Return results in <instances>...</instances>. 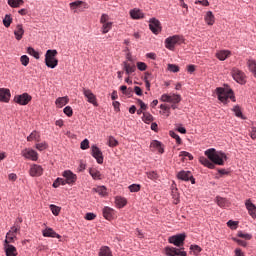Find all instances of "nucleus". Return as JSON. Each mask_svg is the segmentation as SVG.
Here are the masks:
<instances>
[{"label":"nucleus","mask_w":256,"mask_h":256,"mask_svg":"<svg viewBox=\"0 0 256 256\" xmlns=\"http://www.w3.org/2000/svg\"><path fill=\"white\" fill-rule=\"evenodd\" d=\"M137 68L139 71H145L147 69V64H145V62H137Z\"/></svg>","instance_id":"nucleus-60"},{"label":"nucleus","mask_w":256,"mask_h":256,"mask_svg":"<svg viewBox=\"0 0 256 256\" xmlns=\"http://www.w3.org/2000/svg\"><path fill=\"white\" fill-rule=\"evenodd\" d=\"M131 193H139L141 191V185L139 184H132L128 187Z\"/></svg>","instance_id":"nucleus-45"},{"label":"nucleus","mask_w":256,"mask_h":256,"mask_svg":"<svg viewBox=\"0 0 256 256\" xmlns=\"http://www.w3.org/2000/svg\"><path fill=\"white\" fill-rule=\"evenodd\" d=\"M206 157H200L199 162L208 169H215V165H223V153L218 152L215 148H210L205 151Z\"/></svg>","instance_id":"nucleus-1"},{"label":"nucleus","mask_w":256,"mask_h":256,"mask_svg":"<svg viewBox=\"0 0 256 256\" xmlns=\"http://www.w3.org/2000/svg\"><path fill=\"white\" fill-rule=\"evenodd\" d=\"M115 203H116L117 207H119V209H122V207H125V205H127V199H125L121 196H117L115 198Z\"/></svg>","instance_id":"nucleus-31"},{"label":"nucleus","mask_w":256,"mask_h":256,"mask_svg":"<svg viewBox=\"0 0 256 256\" xmlns=\"http://www.w3.org/2000/svg\"><path fill=\"white\" fill-rule=\"evenodd\" d=\"M146 175L151 181H157V179H159V174L155 171L147 172Z\"/></svg>","instance_id":"nucleus-46"},{"label":"nucleus","mask_w":256,"mask_h":256,"mask_svg":"<svg viewBox=\"0 0 256 256\" xmlns=\"http://www.w3.org/2000/svg\"><path fill=\"white\" fill-rule=\"evenodd\" d=\"M238 237L241 239H245L246 241H251L253 239V236L249 233H244L243 231H238L237 233Z\"/></svg>","instance_id":"nucleus-42"},{"label":"nucleus","mask_w":256,"mask_h":256,"mask_svg":"<svg viewBox=\"0 0 256 256\" xmlns=\"http://www.w3.org/2000/svg\"><path fill=\"white\" fill-rule=\"evenodd\" d=\"M108 145L109 147H117L119 145V142L117 141V139H115V137L110 136L108 140Z\"/></svg>","instance_id":"nucleus-49"},{"label":"nucleus","mask_w":256,"mask_h":256,"mask_svg":"<svg viewBox=\"0 0 256 256\" xmlns=\"http://www.w3.org/2000/svg\"><path fill=\"white\" fill-rule=\"evenodd\" d=\"M4 252L6 256H17L19 253L17 252V248L11 244H3Z\"/></svg>","instance_id":"nucleus-16"},{"label":"nucleus","mask_w":256,"mask_h":256,"mask_svg":"<svg viewBox=\"0 0 256 256\" xmlns=\"http://www.w3.org/2000/svg\"><path fill=\"white\" fill-rule=\"evenodd\" d=\"M232 111L235 113L236 117L243 119V112L241 111V107L235 106L234 108H232Z\"/></svg>","instance_id":"nucleus-48"},{"label":"nucleus","mask_w":256,"mask_h":256,"mask_svg":"<svg viewBox=\"0 0 256 256\" xmlns=\"http://www.w3.org/2000/svg\"><path fill=\"white\" fill-rule=\"evenodd\" d=\"M100 23L104 25L105 23H109V15L102 14L100 18Z\"/></svg>","instance_id":"nucleus-58"},{"label":"nucleus","mask_w":256,"mask_h":256,"mask_svg":"<svg viewBox=\"0 0 256 256\" xmlns=\"http://www.w3.org/2000/svg\"><path fill=\"white\" fill-rule=\"evenodd\" d=\"M112 28H113V22L102 24L103 35H105L106 33H109V31H111Z\"/></svg>","instance_id":"nucleus-40"},{"label":"nucleus","mask_w":256,"mask_h":256,"mask_svg":"<svg viewBox=\"0 0 256 256\" xmlns=\"http://www.w3.org/2000/svg\"><path fill=\"white\" fill-rule=\"evenodd\" d=\"M23 3H25L23 0H8V5L13 9L19 8Z\"/></svg>","instance_id":"nucleus-32"},{"label":"nucleus","mask_w":256,"mask_h":256,"mask_svg":"<svg viewBox=\"0 0 256 256\" xmlns=\"http://www.w3.org/2000/svg\"><path fill=\"white\" fill-rule=\"evenodd\" d=\"M57 50H47L45 54V65L50 69H55L59 65V60H57Z\"/></svg>","instance_id":"nucleus-2"},{"label":"nucleus","mask_w":256,"mask_h":256,"mask_svg":"<svg viewBox=\"0 0 256 256\" xmlns=\"http://www.w3.org/2000/svg\"><path fill=\"white\" fill-rule=\"evenodd\" d=\"M64 113L67 115V117H72L73 116V108L71 106H66L64 108Z\"/></svg>","instance_id":"nucleus-55"},{"label":"nucleus","mask_w":256,"mask_h":256,"mask_svg":"<svg viewBox=\"0 0 256 256\" xmlns=\"http://www.w3.org/2000/svg\"><path fill=\"white\" fill-rule=\"evenodd\" d=\"M168 71H171V73H179V66L175 64H168Z\"/></svg>","instance_id":"nucleus-53"},{"label":"nucleus","mask_w":256,"mask_h":256,"mask_svg":"<svg viewBox=\"0 0 256 256\" xmlns=\"http://www.w3.org/2000/svg\"><path fill=\"white\" fill-rule=\"evenodd\" d=\"M169 134H170V137H172L173 139L176 140V143H177L178 145H181L182 140H181V137H179V134H177V133H175V132H173V131H170Z\"/></svg>","instance_id":"nucleus-50"},{"label":"nucleus","mask_w":256,"mask_h":256,"mask_svg":"<svg viewBox=\"0 0 256 256\" xmlns=\"http://www.w3.org/2000/svg\"><path fill=\"white\" fill-rule=\"evenodd\" d=\"M177 177L181 181H191L192 185H195V178L193 177L191 171L182 170L178 172Z\"/></svg>","instance_id":"nucleus-10"},{"label":"nucleus","mask_w":256,"mask_h":256,"mask_svg":"<svg viewBox=\"0 0 256 256\" xmlns=\"http://www.w3.org/2000/svg\"><path fill=\"white\" fill-rule=\"evenodd\" d=\"M95 217H97V215H95L94 213H91V212L86 213V215H85V219L87 221H93L95 219Z\"/></svg>","instance_id":"nucleus-61"},{"label":"nucleus","mask_w":256,"mask_h":256,"mask_svg":"<svg viewBox=\"0 0 256 256\" xmlns=\"http://www.w3.org/2000/svg\"><path fill=\"white\" fill-rule=\"evenodd\" d=\"M2 22L4 27L9 29V27H11V23H13V18L11 17V14H6Z\"/></svg>","instance_id":"nucleus-35"},{"label":"nucleus","mask_w":256,"mask_h":256,"mask_svg":"<svg viewBox=\"0 0 256 256\" xmlns=\"http://www.w3.org/2000/svg\"><path fill=\"white\" fill-rule=\"evenodd\" d=\"M149 29L154 35H159L162 29L161 22L157 18H151L149 21Z\"/></svg>","instance_id":"nucleus-8"},{"label":"nucleus","mask_w":256,"mask_h":256,"mask_svg":"<svg viewBox=\"0 0 256 256\" xmlns=\"http://www.w3.org/2000/svg\"><path fill=\"white\" fill-rule=\"evenodd\" d=\"M31 99V95L28 93H23L22 95H17L14 97L15 103H18V105H29Z\"/></svg>","instance_id":"nucleus-13"},{"label":"nucleus","mask_w":256,"mask_h":256,"mask_svg":"<svg viewBox=\"0 0 256 256\" xmlns=\"http://www.w3.org/2000/svg\"><path fill=\"white\" fill-rule=\"evenodd\" d=\"M181 43H183V38L179 35L170 36L165 39V47L169 49V51H173L175 45H181Z\"/></svg>","instance_id":"nucleus-3"},{"label":"nucleus","mask_w":256,"mask_h":256,"mask_svg":"<svg viewBox=\"0 0 256 256\" xmlns=\"http://www.w3.org/2000/svg\"><path fill=\"white\" fill-rule=\"evenodd\" d=\"M114 213H115V210H113L110 207L103 208V217H105L108 221H110V219H113Z\"/></svg>","instance_id":"nucleus-25"},{"label":"nucleus","mask_w":256,"mask_h":256,"mask_svg":"<svg viewBox=\"0 0 256 256\" xmlns=\"http://www.w3.org/2000/svg\"><path fill=\"white\" fill-rule=\"evenodd\" d=\"M216 57L220 60V61H225V51H220L216 54Z\"/></svg>","instance_id":"nucleus-64"},{"label":"nucleus","mask_w":256,"mask_h":256,"mask_svg":"<svg viewBox=\"0 0 256 256\" xmlns=\"http://www.w3.org/2000/svg\"><path fill=\"white\" fill-rule=\"evenodd\" d=\"M142 120L144 121V123H153V115H151V113L149 112H145L143 113V117Z\"/></svg>","instance_id":"nucleus-41"},{"label":"nucleus","mask_w":256,"mask_h":256,"mask_svg":"<svg viewBox=\"0 0 256 256\" xmlns=\"http://www.w3.org/2000/svg\"><path fill=\"white\" fill-rule=\"evenodd\" d=\"M169 243H172V245H175L176 247H183L185 243V234H177L174 236H171L168 239Z\"/></svg>","instance_id":"nucleus-7"},{"label":"nucleus","mask_w":256,"mask_h":256,"mask_svg":"<svg viewBox=\"0 0 256 256\" xmlns=\"http://www.w3.org/2000/svg\"><path fill=\"white\" fill-rule=\"evenodd\" d=\"M130 17L132 19H143V17H145V14H143V11H141L140 9H132L130 10Z\"/></svg>","instance_id":"nucleus-22"},{"label":"nucleus","mask_w":256,"mask_h":256,"mask_svg":"<svg viewBox=\"0 0 256 256\" xmlns=\"http://www.w3.org/2000/svg\"><path fill=\"white\" fill-rule=\"evenodd\" d=\"M227 227H229V229H232V231H235L239 227V221L229 220L227 222Z\"/></svg>","instance_id":"nucleus-43"},{"label":"nucleus","mask_w":256,"mask_h":256,"mask_svg":"<svg viewBox=\"0 0 256 256\" xmlns=\"http://www.w3.org/2000/svg\"><path fill=\"white\" fill-rule=\"evenodd\" d=\"M15 239H17V236L13 235L12 233L6 234V239L4 241V245H11V243H15Z\"/></svg>","instance_id":"nucleus-36"},{"label":"nucleus","mask_w":256,"mask_h":256,"mask_svg":"<svg viewBox=\"0 0 256 256\" xmlns=\"http://www.w3.org/2000/svg\"><path fill=\"white\" fill-rule=\"evenodd\" d=\"M195 3H196V5H203V7H209V1L208 0H198Z\"/></svg>","instance_id":"nucleus-62"},{"label":"nucleus","mask_w":256,"mask_h":256,"mask_svg":"<svg viewBox=\"0 0 256 256\" xmlns=\"http://www.w3.org/2000/svg\"><path fill=\"white\" fill-rule=\"evenodd\" d=\"M43 237H52L56 239H61V235L57 234L52 228H46L42 232Z\"/></svg>","instance_id":"nucleus-20"},{"label":"nucleus","mask_w":256,"mask_h":256,"mask_svg":"<svg viewBox=\"0 0 256 256\" xmlns=\"http://www.w3.org/2000/svg\"><path fill=\"white\" fill-rule=\"evenodd\" d=\"M91 155L92 157H94V159H96L99 165H103V152L101 151V149H99V147L93 145L91 147Z\"/></svg>","instance_id":"nucleus-9"},{"label":"nucleus","mask_w":256,"mask_h":256,"mask_svg":"<svg viewBox=\"0 0 256 256\" xmlns=\"http://www.w3.org/2000/svg\"><path fill=\"white\" fill-rule=\"evenodd\" d=\"M80 148L83 149V150L89 149V140L84 139L80 144Z\"/></svg>","instance_id":"nucleus-59"},{"label":"nucleus","mask_w":256,"mask_h":256,"mask_svg":"<svg viewBox=\"0 0 256 256\" xmlns=\"http://www.w3.org/2000/svg\"><path fill=\"white\" fill-rule=\"evenodd\" d=\"M245 205H246L249 215L252 216V219H255L256 218V206L251 203V200H247Z\"/></svg>","instance_id":"nucleus-21"},{"label":"nucleus","mask_w":256,"mask_h":256,"mask_svg":"<svg viewBox=\"0 0 256 256\" xmlns=\"http://www.w3.org/2000/svg\"><path fill=\"white\" fill-rule=\"evenodd\" d=\"M216 95L218 97V100L221 101V103H225V88H216Z\"/></svg>","instance_id":"nucleus-27"},{"label":"nucleus","mask_w":256,"mask_h":256,"mask_svg":"<svg viewBox=\"0 0 256 256\" xmlns=\"http://www.w3.org/2000/svg\"><path fill=\"white\" fill-rule=\"evenodd\" d=\"M89 173L93 179L101 180V172L99 170L92 168Z\"/></svg>","instance_id":"nucleus-39"},{"label":"nucleus","mask_w":256,"mask_h":256,"mask_svg":"<svg viewBox=\"0 0 256 256\" xmlns=\"http://www.w3.org/2000/svg\"><path fill=\"white\" fill-rule=\"evenodd\" d=\"M83 95L86 97L88 103H91L94 107L99 106L97 103V96H95L91 90L83 88Z\"/></svg>","instance_id":"nucleus-12"},{"label":"nucleus","mask_w":256,"mask_h":256,"mask_svg":"<svg viewBox=\"0 0 256 256\" xmlns=\"http://www.w3.org/2000/svg\"><path fill=\"white\" fill-rule=\"evenodd\" d=\"M184 248H175L167 246L164 248V255L166 256H187V252L183 251Z\"/></svg>","instance_id":"nucleus-5"},{"label":"nucleus","mask_w":256,"mask_h":256,"mask_svg":"<svg viewBox=\"0 0 256 256\" xmlns=\"http://www.w3.org/2000/svg\"><path fill=\"white\" fill-rule=\"evenodd\" d=\"M205 21L207 25H213L215 23V16H213V12L208 11L205 16Z\"/></svg>","instance_id":"nucleus-34"},{"label":"nucleus","mask_w":256,"mask_h":256,"mask_svg":"<svg viewBox=\"0 0 256 256\" xmlns=\"http://www.w3.org/2000/svg\"><path fill=\"white\" fill-rule=\"evenodd\" d=\"M27 141H41V135H39V132L33 131L28 137Z\"/></svg>","instance_id":"nucleus-33"},{"label":"nucleus","mask_w":256,"mask_h":256,"mask_svg":"<svg viewBox=\"0 0 256 256\" xmlns=\"http://www.w3.org/2000/svg\"><path fill=\"white\" fill-rule=\"evenodd\" d=\"M14 35L16 41H21L23 39V35H25V29L23 28V24H17L14 30Z\"/></svg>","instance_id":"nucleus-18"},{"label":"nucleus","mask_w":256,"mask_h":256,"mask_svg":"<svg viewBox=\"0 0 256 256\" xmlns=\"http://www.w3.org/2000/svg\"><path fill=\"white\" fill-rule=\"evenodd\" d=\"M180 157H188L189 161H193V155L187 151H181Z\"/></svg>","instance_id":"nucleus-57"},{"label":"nucleus","mask_w":256,"mask_h":256,"mask_svg":"<svg viewBox=\"0 0 256 256\" xmlns=\"http://www.w3.org/2000/svg\"><path fill=\"white\" fill-rule=\"evenodd\" d=\"M50 211L53 213V215H55V217H57V215H59V213H61V208L59 206L51 204Z\"/></svg>","instance_id":"nucleus-47"},{"label":"nucleus","mask_w":256,"mask_h":256,"mask_svg":"<svg viewBox=\"0 0 256 256\" xmlns=\"http://www.w3.org/2000/svg\"><path fill=\"white\" fill-rule=\"evenodd\" d=\"M246 65L249 71H251V73H253L254 77L256 78V61L254 59H248Z\"/></svg>","instance_id":"nucleus-26"},{"label":"nucleus","mask_w":256,"mask_h":256,"mask_svg":"<svg viewBox=\"0 0 256 256\" xmlns=\"http://www.w3.org/2000/svg\"><path fill=\"white\" fill-rule=\"evenodd\" d=\"M150 148L155 149L156 151H158V153H161V154L165 153V150L163 149L161 142H159L157 140H154L151 142Z\"/></svg>","instance_id":"nucleus-24"},{"label":"nucleus","mask_w":256,"mask_h":256,"mask_svg":"<svg viewBox=\"0 0 256 256\" xmlns=\"http://www.w3.org/2000/svg\"><path fill=\"white\" fill-rule=\"evenodd\" d=\"M93 193H98L101 197H105L107 195V188L105 186H98L92 189Z\"/></svg>","instance_id":"nucleus-29"},{"label":"nucleus","mask_w":256,"mask_h":256,"mask_svg":"<svg viewBox=\"0 0 256 256\" xmlns=\"http://www.w3.org/2000/svg\"><path fill=\"white\" fill-rule=\"evenodd\" d=\"M124 65V71H129L130 73H135V71H137V67L135 66V64H130L128 62H123Z\"/></svg>","instance_id":"nucleus-38"},{"label":"nucleus","mask_w":256,"mask_h":256,"mask_svg":"<svg viewBox=\"0 0 256 256\" xmlns=\"http://www.w3.org/2000/svg\"><path fill=\"white\" fill-rule=\"evenodd\" d=\"M62 177L66 179L67 185H75V182L77 181V174L73 173L71 170L64 171Z\"/></svg>","instance_id":"nucleus-11"},{"label":"nucleus","mask_w":256,"mask_h":256,"mask_svg":"<svg viewBox=\"0 0 256 256\" xmlns=\"http://www.w3.org/2000/svg\"><path fill=\"white\" fill-rule=\"evenodd\" d=\"M19 231H21V226L16 225L13 226L8 233H11L12 235H15V237H17V233H19Z\"/></svg>","instance_id":"nucleus-51"},{"label":"nucleus","mask_w":256,"mask_h":256,"mask_svg":"<svg viewBox=\"0 0 256 256\" xmlns=\"http://www.w3.org/2000/svg\"><path fill=\"white\" fill-rule=\"evenodd\" d=\"M227 99H230L233 103H235V92H233V89L229 87V85H225V103H227Z\"/></svg>","instance_id":"nucleus-19"},{"label":"nucleus","mask_w":256,"mask_h":256,"mask_svg":"<svg viewBox=\"0 0 256 256\" xmlns=\"http://www.w3.org/2000/svg\"><path fill=\"white\" fill-rule=\"evenodd\" d=\"M22 156L25 157V159H29L30 161H37V159H39V153L29 148L22 151Z\"/></svg>","instance_id":"nucleus-15"},{"label":"nucleus","mask_w":256,"mask_h":256,"mask_svg":"<svg viewBox=\"0 0 256 256\" xmlns=\"http://www.w3.org/2000/svg\"><path fill=\"white\" fill-rule=\"evenodd\" d=\"M99 256H113L111 248H109L108 246H102L99 251Z\"/></svg>","instance_id":"nucleus-30"},{"label":"nucleus","mask_w":256,"mask_h":256,"mask_svg":"<svg viewBox=\"0 0 256 256\" xmlns=\"http://www.w3.org/2000/svg\"><path fill=\"white\" fill-rule=\"evenodd\" d=\"M9 99H11V91L7 88H0V101L9 103Z\"/></svg>","instance_id":"nucleus-17"},{"label":"nucleus","mask_w":256,"mask_h":256,"mask_svg":"<svg viewBox=\"0 0 256 256\" xmlns=\"http://www.w3.org/2000/svg\"><path fill=\"white\" fill-rule=\"evenodd\" d=\"M67 103H69V97L67 96L59 97L55 101L56 107H59V109H61L62 107H65Z\"/></svg>","instance_id":"nucleus-23"},{"label":"nucleus","mask_w":256,"mask_h":256,"mask_svg":"<svg viewBox=\"0 0 256 256\" xmlns=\"http://www.w3.org/2000/svg\"><path fill=\"white\" fill-rule=\"evenodd\" d=\"M20 61L24 67L29 65V57L27 55L21 56Z\"/></svg>","instance_id":"nucleus-54"},{"label":"nucleus","mask_w":256,"mask_h":256,"mask_svg":"<svg viewBox=\"0 0 256 256\" xmlns=\"http://www.w3.org/2000/svg\"><path fill=\"white\" fill-rule=\"evenodd\" d=\"M161 101L163 103H181V95L179 94H163L161 96Z\"/></svg>","instance_id":"nucleus-6"},{"label":"nucleus","mask_w":256,"mask_h":256,"mask_svg":"<svg viewBox=\"0 0 256 256\" xmlns=\"http://www.w3.org/2000/svg\"><path fill=\"white\" fill-rule=\"evenodd\" d=\"M231 75L236 83H239L240 85H245V83H247V76L238 68H233Z\"/></svg>","instance_id":"nucleus-4"},{"label":"nucleus","mask_w":256,"mask_h":256,"mask_svg":"<svg viewBox=\"0 0 256 256\" xmlns=\"http://www.w3.org/2000/svg\"><path fill=\"white\" fill-rule=\"evenodd\" d=\"M78 7H83L84 9H88L87 3L83 1H75L70 3V9H78Z\"/></svg>","instance_id":"nucleus-28"},{"label":"nucleus","mask_w":256,"mask_h":256,"mask_svg":"<svg viewBox=\"0 0 256 256\" xmlns=\"http://www.w3.org/2000/svg\"><path fill=\"white\" fill-rule=\"evenodd\" d=\"M43 166L39 164H32L30 166L29 175L30 177H41L43 175Z\"/></svg>","instance_id":"nucleus-14"},{"label":"nucleus","mask_w":256,"mask_h":256,"mask_svg":"<svg viewBox=\"0 0 256 256\" xmlns=\"http://www.w3.org/2000/svg\"><path fill=\"white\" fill-rule=\"evenodd\" d=\"M153 79V76H151V74L149 72H147L144 76V81H145V85H146V89L148 91L151 90V81Z\"/></svg>","instance_id":"nucleus-37"},{"label":"nucleus","mask_w":256,"mask_h":256,"mask_svg":"<svg viewBox=\"0 0 256 256\" xmlns=\"http://www.w3.org/2000/svg\"><path fill=\"white\" fill-rule=\"evenodd\" d=\"M190 249L195 255L201 253V247H199L198 245H191Z\"/></svg>","instance_id":"nucleus-56"},{"label":"nucleus","mask_w":256,"mask_h":256,"mask_svg":"<svg viewBox=\"0 0 256 256\" xmlns=\"http://www.w3.org/2000/svg\"><path fill=\"white\" fill-rule=\"evenodd\" d=\"M47 147H48L47 142H41L36 144V149H38V151H45Z\"/></svg>","instance_id":"nucleus-52"},{"label":"nucleus","mask_w":256,"mask_h":256,"mask_svg":"<svg viewBox=\"0 0 256 256\" xmlns=\"http://www.w3.org/2000/svg\"><path fill=\"white\" fill-rule=\"evenodd\" d=\"M27 53L28 55H31L32 57H34V59H39V52H37L35 49H33V47H28L27 48Z\"/></svg>","instance_id":"nucleus-44"},{"label":"nucleus","mask_w":256,"mask_h":256,"mask_svg":"<svg viewBox=\"0 0 256 256\" xmlns=\"http://www.w3.org/2000/svg\"><path fill=\"white\" fill-rule=\"evenodd\" d=\"M233 241L238 243V245H240L241 247H247V242L246 241H243V240L237 239V238H233Z\"/></svg>","instance_id":"nucleus-63"}]
</instances>
